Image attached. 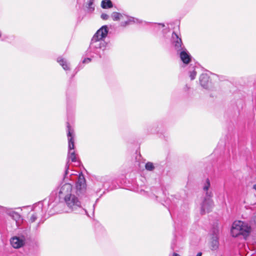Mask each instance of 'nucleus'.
Listing matches in <instances>:
<instances>
[{
	"label": "nucleus",
	"mask_w": 256,
	"mask_h": 256,
	"mask_svg": "<svg viewBox=\"0 0 256 256\" xmlns=\"http://www.w3.org/2000/svg\"><path fill=\"white\" fill-rule=\"evenodd\" d=\"M251 232V227L246 222L241 220L234 221L232 226L231 234L236 237L240 234L248 236Z\"/></svg>",
	"instance_id": "nucleus-1"
},
{
	"label": "nucleus",
	"mask_w": 256,
	"mask_h": 256,
	"mask_svg": "<svg viewBox=\"0 0 256 256\" xmlns=\"http://www.w3.org/2000/svg\"><path fill=\"white\" fill-rule=\"evenodd\" d=\"M108 32L107 26H102L92 38L91 45L96 48H101L105 46V42L102 40L106 37Z\"/></svg>",
	"instance_id": "nucleus-2"
},
{
	"label": "nucleus",
	"mask_w": 256,
	"mask_h": 256,
	"mask_svg": "<svg viewBox=\"0 0 256 256\" xmlns=\"http://www.w3.org/2000/svg\"><path fill=\"white\" fill-rule=\"evenodd\" d=\"M68 128V160H71L72 162H76V156L75 154L74 151H72L74 150V130L70 128L69 124L67 126Z\"/></svg>",
	"instance_id": "nucleus-3"
},
{
	"label": "nucleus",
	"mask_w": 256,
	"mask_h": 256,
	"mask_svg": "<svg viewBox=\"0 0 256 256\" xmlns=\"http://www.w3.org/2000/svg\"><path fill=\"white\" fill-rule=\"evenodd\" d=\"M64 200L66 205L71 211L76 210L81 208V202L74 194L66 198Z\"/></svg>",
	"instance_id": "nucleus-4"
},
{
	"label": "nucleus",
	"mask_w": 256,
	"mask_h": 256,
	"mask_svg": "<svg viewBox=\"0 0 256 256\" xmlns=\"http://www.w3.org/2000/svg\"><path fill=\"white\" fill-rule=\"evenodd\" d=\"M58 191L60 198L64 200L74 194L72 186L68 183L61 185L58 188Z\"/></svg>",
	"instance_id": "nucleus-5"
},
{
	"label": "nucleus",
	"mask_w": 256,
	"mask_h": 256,
	"mask_svg": "<svg viewBox=\"0 0 256 256\" xmlns=\"http://www.w3.org/2000/svg\"><path fill=\"white\" fill-rule=\"evenodd\" d=\"M214 203L211 197H206L202 204L201 212L204 214L209 212L213 208Z\"/></svg>",
	"instance_id": "nucleus-6"
},
{
	"label": "nucleus",
	"mask_w": 256,
	"mask_h": 256,
	"mask_svg": "<svg viewBox=\"0 0 256 256\" xmlns=\"http://www.w3.org/2000/svg\"><path fill=\"white\" fill-rule=\"evenodd\" d=\"M218 234L219 230L218 228H214L212 232V238L210 242V246L212 250H216L218 247Z\"/></svg>",
	"instance_id": "nucleus-7"
},
{
	"label": "nucleus",
	"mask_w": 256,
	"mask_h": 256,
	"mask_svg": "<svg viewBox=\"0 0 256 256\" xmlns=\"http://www.w3.org/2000/svg\"><path fill=\"white\" fill-rule=\"evenodd\" d=\"M172 38L174 40V44L175 49L178 52H180L184 49V48L182 47V42L180 38H178V36L176 33L172 34Z\"/></svg>",
	"instance_id": "nucleus-8"
},
{
	"label": "nucleus",
	"mask_w": 256,
	"mask_h": 256,
	"mask_svg": "<svg viewBox=\"0 0 256 256\" xmlns=\"http://www.w3.org/2000/svg\"><path fill=\"white\" fill-rule=\"evenodd\" d=\"M200 82L201 86L206 89L209 88L211 86L210 82L209 80V78L205 74H203L200 76Z\"/></svg>",
	"instance_id": "nucleus-9"
},
{
	"label": "nucleus",
	"mask_w": 256,
	"mask_h": 256,
	"mask_svg": "<svg viewBox=\"0 0 256 256\" xmlns=\"http://www.w3.org/2000/svg\"><path fill=\"white\" fill-rule=\"evenodd\" d=\"M24 240L18 237H14L10 240L12 246L15 248H18L24 244Z\"/></svg>",
	"instance_id": "nucleus-10"
},
{
	"label": "nucleus",
	"mask_w": 256,
	"mask_h": 256,
	"mask_svg": "<svg viewBox=\"0 0 256 256\" xmlns=\"http://www.w3.org/2000/svg\"><path fill=\"white\" fill-rule=\"evenodd\" d=\"M180 56L181 60L186 64H188L190 60V56L187 52L186 49H184L180 52Z\"/></svg>",
	"instance_id": "nucleus-11"
},
{
	"label": "nucleus",
	"mask_w": 256,
	"mask_h": 256,
	"mask_svg": "<svg viewBox=\"0 0 256 256\" xmlns=\"http://www.w3.org/2000/svg\"><path fill=\"white\" fill-rule=\"evenodd\" d=\"M86 181L83 175H80L76 184V188L78 190H83L86 189Z\"/></svg>",
	"instance_id": "nucleus-12"
},
{
	"label": "nucleus",
	"mask_w": 256,
	"mask_h": 256,
	"mask_svg": "<svg viewBox=\"0 0 256 256\" xmlns=\"http://www.w3.org/2000/svg\"><path fill=\"white\" fill-rule=\"evenodd\" d=\"M210 186V181L208 178H207L203 186V190L205 192L206 196V197H212V192L210 191H208Z\"/></svg>",
	"instance_id": "nucleus-13"
},
{
	"label": "nucleus",
	"mask_w": 256,
	"mask_h": 256,
	"mask_svg": "<svg viewBox=\"0 0 256 256\" xmlns=\"http://www.w3.org/2000/svg\"><path fill=\"white\" fill-rule=\"evenodd\" d=\"M57 61L64 70H69L68 64L64 59L62 58H58Z\"/></svg>",
	"instance_id": "nucleus-14"
},
{
	"label": "nucleus",
	"mask_w": 256,
	"mask_h": 256,
	"mask_svg": "<svg viewBox=\"0 0 256 256\" xmlns=\"http://www.w3.org/2000/svg\"><path fill=\"white\" fill-rule=\"evenodd\" d=\"M101 6L103 8H111L112 7V4L110 0H103Z\"/></svg>",
	"instance_id": "nucleus-15"
},
{
	"label": "nucleus",
	"mask_w": 256,
	"mask_h": 256,
	"mask_svg": "<svg viewBox=\"0 0 256 256\" xmlns=\"http://www.w3.org/2000/svg\"><path fill=\"white\" fill-rule=\"evenodd\" d=\"M112 18L114 20H118L124 18V16L120 13L114 12L112 14Z\"/></svg>",
	"instance_id": "nucleus-16"
},
{
	"label": "nucleus",
	"mask_w": 256,
	"mask_h": 256,
	"mask_svg": "<svg viewBox=\"0 0 256 256\" xmlns=\"http://www.w3.org/2000/svg\"><path fill=\"white\" fill-rule=\"evenodd\" d=\"M146 170H152L154 169V166L152 162H148L145 165Z\"/></svg>",
	"instance_id": "nucleus-17"
},
{
	"label": "nucleus",
	"mask_w": 256,
	"mask_h": 256,
	"mask_svg": "<svg viewBox=\"0 0 256 256\" xmlns=\"http://www.w3.org/2000/svg\"><path fill=\"white\" fill-rule=\"evenodd\" d=\"M37 218V216L36 214H32L30 216L29 220L28 222L30 223H32L36 221V220Z\"/></svg>",
	"instance_id": "nucleus-18"
},
{
	"label": "nucleus",
	"mask_w": 256,
	"mask_h": 256,
	"mask_svg": "<svg viewBox=\"0 0 256 256\" xmlns=\"http://www.w3.org/2000/svg\"><path fill=\"white\" fill-rule=\"evenodd\" d=\"M196 76V72L195 71H192L190 72V76L192 80H193L195 78Z\"/></svg>",
	"instance_id": "nucleus-19"
},
{
	"label": "nucleus",
	"mask_w": 256,
	"mask_h": 256,
	"mask_svg": "<svg viewBox=\"0 0 256 256\" xmlns=\"http://www.w3.org/2000/svg\"><path fill=\"white\" fill-rule=\"evenodd\" d=\"M101 18H102L103 20H107L108 18V16L106 14H102V15H101Z\"/></svg>",
	"instance_id": "nucleus-20"
},
{
	"label": "nucleus",
	"mask_w": 256,
	"mask_h": 256,
	"mask_svg": "<svg viewBox=\"0 0 256 256\" xmlns=\"http://www.w3.org/2000/svg\"><path fill=\"white\" fill-rule=\"evenodd\" d=\"M91 60L90 58H84L82 62L83 63H88L90 62Z\"/></svg>",
	"instance_id": "nucleus-21"
},
{
	"label": "nucleus",
	"mask_w": 256,
	"mask_h": 256,
	"mask_svg": "<svg viewBox=\"0 0 256 256\" xmlns=\"http://www.w3.org/2000/svg\"><path fill=\"white\" fill-rule=\"evenodd\" d=\"M12 216L15 217L16 218H19L20 217V216L16 212H13Z\"/></svg>",
	"instance_id": "nucleus-22"
},
{
	"label": "nucleus",
	"mask_w": 256,
	"mask_h": 256,
	"mask_svg": "<svg viewBox=\"0 0 256 256\" xmlns=\"http://www.w3.org/2000/svg\"><path fill=\"white\" fill-rule=\"evenodd\" d=\"M202 256V253L201 252H199L197 254L196 256Z\"/></svg>",
	"instance_id": "nucleus-23"
},
{
	"label": "nucleus",
	"mask_w": 256,
	"mask_h": 256,
	"mask_svg": "<svg viewBox=\"0 0 256 256\" xmlns=\"http://www.w3.org/2000/svg\"><path fill=\"white\" fill-rule=\"evenodd\" d=\"M172 256H180V255H179L178 254L174 252L172 254Z\"/></svg>",
	"instance_id": "nucleus-24"
},
{
	"label": "nucleus",
	"mask_w": 256,
	"mask_h": 256,
	"mask_svg": "<svg viewBox=\"0 0 256 256\" xmlns=\"http://www.w3.org/2000/svg\"><path fill=\"white\" fill-rule=\"evenodd\" d=\"M66 173L67 174L68 170V164H66Z\"/></svg>",
	"instance_id": "nucleus-25"
},
{
	"label": "nucleus",
	"mask_w": 256,
	"mask_h": 256,
	"mask_svg": "<svg viewBox=\"0 0 256 256\" xmlns=\"http://www.w3.org/2000/svg\"><path fill=\"white\" fill-rule=\"evenodd\" d=\"M160 25L162 26V27L164 26V25L163 24H160Z\"/></svg>",
	"instance_id": "nucleus-26"
},
{
	"label": "nucleus",
	"mask_w": 256,
	"mask_h": 256,
	"mask_svg": "<svg viewBox=\"0 0 256 256\" xmlns=\"http://www.w3.org/2000/svg\"><path fill=\"white\" fill-rule=\"evenodd\" d=\"M127 24H128V22H126L124 25H126Z\"/></svg>",
	"instance_id": "nucleus-27"
}]
</instances>
